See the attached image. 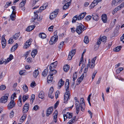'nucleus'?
Instances as JSON below:
<instances>
[{"instance_id": "6e6d98bb", "label": "nucleus", "mask_w": 124, "mask_h": 124, "mask_svg": "<svg viewBox=\"0 0 124 124\" xmlns=\"http://www.w3.org/2000/svg\"><path fill=\"white\" fill-rule=\"evenodd\" d=\"M36 85V83L34 81H32L31 84V86L32 88L34 87Z\"/></svg>"}, {"instance_id": "052dcab7", "label": "nucleus", "mask_w": 124, "mask_h": 124, "mask_svg": "<svg viewBox=\"0 0 124 124\" xmlns=\"http://www.w3.org/2000/svg\"><path fill=\"white\" fill-rule=\"evenodd\" d=\"M80 104L81 105H85V103H84V100L83 98H81L80 100Z\"/></svg>"}, {"instance_id": "49530a36", "label": "nucleus", "mask_w": 124, "mask_h": 124, "mask_svg": "<svg viewBox=\"0 0 124 124\" xmlns=\"http://www.w3.org/2000/svg\"><path fill=\"white\" fill-rule=\"evenodd\" d=\"M26 117V114H24L21 118V120H22V122H23Z\"/></svg>"}, {"instance_id": "4c0bfd02", "label": "nucleus", "mask_w": 124, "mask_h": 124, "mask_svg": "<svg viewBox=\"0 0 124 124\" xmlns=\"http://www.w3.org/2000/svg\"><path fill=\"white\" fill-rule=\"evenodd\" d=\"M29 96L28 95H24L23 97V102H24L25 101L28 99Z\"/></svg>"}, {"instance_id": "c756f323", "label": "nucleus", "mask_w": 124, "mask_h": 124, "mask_svg": "<svg viewBox=\"0 0 124 124\" xmlns=\"http://www.w3.org/2000/svg\"><path fill=\"white\" fill-rule=\"evenodd\" d=\"M44 96V93L43 91H41L39 93V98L43 99Z\"/></svg>"}, {"instance_id": "bf43d9fd", "label": "nucleus", "mask_w": 124, "mask_h": 124, "mask_svg": "<svg viewBox=\"0 0 124 124\" xmlns=\"http://www.w3.org/2000/svg\"><path fill=\"white\" fill-rule=\"evenodd\" d=\"M85 104L81 105V110L83 112L85 110Z\"/></svg>"}, {"instance_id": "6e6552de", "label": "nucleus", "mask_w": 124, "mask_h": 124, "mask_svg": "<svg viewBox=\"0 0 124 124\" xmlns=\"http://www.w3.org/2000/svg\"><path fill=\"white\" fill-rule=\"evenodd\" d=\"M1 42L2 46V48H4L5 47L6 44V40L5 38L4 35H2V37Z\"/></svg>"}, {"instance_id": "f704fd0d", "label": "nucleus", "mask_w": 124, "mask_h": 124, "mask_svg": "<svg viewBox=\"0 0 124 124\" xmlns=\"http://www.w3.org/2000/svg\"><path fill=\"white\" fill-rule=\"evenodd\" d=\"M92 18L95 21H97L99 19L98 16L97 15L93 14L92 15Z\"/></svg>"}, {"instance_id": "473e14b6", "label": "nucleus", "mask_w": 124, "mask_h": 124, "mask_svg": "<svg viewBox=\"0 0 124 124\" xmlns=\"http://www.w3.org/2000/svg\"><path fill=\"white\" fill-rule=\"evenodd\" d=\"M18 44L16 43V45L13 46L11 49V50L12 52H13L16 50L18 47Z\"/></svg>"}, {"instance_id": "7ed1b4c3", "label": "nucleus", "mask_w": 124, "mask_h": 124, "mask_svg": "<svg viewBox=\"0 0 124 124\" xmlns=\"http://www.w3.org/2000/svg\"><path fill=\"white\" fill-rule=\"evenodd\" d=\"M59 11V9H58L55 10L54 12L51 13L50 16V19L51 20H53L56 17Z\"/></svg>"}, {"instance_id": "a19ab883", "label": "nucleus", "mask_w": 124, "mask_h": 124, "mask_svg": "<svg viewBox=\"0 0 124 124\" xmlns=\"http://www.w3.org/2000/svg\"><path fill=\"white\" fill-rule=\"evenodd\" d=\"M77 19L78 20V16L77 15H76L73 18L72 21V23H75Z\"/></svg>"}, {"instance_id": "e2e57ef3", "label": "nucleus", "mask_w": 124, "mask_h": 124, "mask_svg": "<svg viewBox=\"0 0 124 124\" xmlns=\"http://www.w3.org/2000/svg\"><path fill=\"white\" fill-rule=\"evenodd\" d=\"M14 113L13 111H11L10 114V117L11 118H12L14 116Z\"/></svg>"}, {"instance_id": "9d476101", "label": "nucleus", "mask_w": 124, "mask_h": 124, "mask_svg": "<svg viewBox=\"0 0 124 124\" xmlns=\"http://www.w3.org/2000/svg\"><path fill=\"white\" fill-rule=\"evenodd\" d=\"M8 95L7 94H5V95H4L0 99V101L2 103H5L7 101V99L8 97Z\"/></svg>"}, {"instance_id": "9b49d317", "label": "nucleus", "mask_w": 124, "mask_h": 124, "mask_svg": "<svg viewBox=\"0 0 124 124\" xmlns=\"http://www.w3.org/2000/svg\"><path fill=\"white\" fill-rule=\"evenodd\" d=\"M53 110V108L52 107H50L49 108L47 109L46 114V116H48L52 112Z\"/></svg>"}, {"instance_id": "aec40b11", "label": "nucleus", "mask_w": 124, "mask_h": 124, "mask_svg": "<svg viewBox=\"0 0 124 124\" xmlns=\"http://www.w3.org/2000/svg\"><path fill=\"white\" fill-rule=\"evenodd\" d=\"M64 83V81H62V79H61L59 82L58 84V88L60 89L61 87L63 85Z\"/></svg>"}, {"instance_id": "79ce46f5", "label": "nucleus", "mask_w": 124, "mask_h": 124, "mask_svg": "<svg viewBox=\"0 0 124 124\" xmlns=\"http://www.w3.org/2000/svg\"><path fill=\"white\" fill-rule=\"evenodd\" d=\"M20 35V32L19 33H16L14 36V38L15 39H16L18 38Z\"/></svg>"}, {"instance_id": "5fc2aeb1", "label": "nucleus", "mask_w": 124, "mask_h": 124, "mask_svg": "<svg viewBox=\"0 0 124 124\" xmlns=\"http://www.w3.org/2000/svg\"><path fill=\"white\" fill-rule=\"evenodd\" d=\"M11 3V2H7L4 6L5 8H7L9 7Z\"/></svg>"}, {"instance_id": "7c9ffc66", "label": "nucleus", "mask_w": 124, "mask_h": 124, "mask_svg": "<svg viewBox=\"0 0 124 124\" xmlns=\"http://www.w3.org/2000/svg\"><path fill=\"white\" fill-rule=\"evenodd\" d=\"M69 66L67 64L66 65L63 67V69L64 71L66 72H67L69 70Z\"/></svg>"}, {"instance_id": "20e7f679", "label": "nucleus", "mask_w": 124, "mask_h": 124, "mask_svg": "<svg viewBox=\"0 0 124 124\" xmlns=\"http://www.w3.org/2000/svg\"><path fill=\"white\" fill-rule=\"evenodd\" d=\"M16 105V103L14 100L11 99V101L8 104L7 107L8 109L10 110L14 107Z\"/></svg>"}, {"instance_id": "5701e85b", "label": "nucleus", "mask_w": 124, "mask_h": 124, "mask_svg": "<svg viewBox=\"0 0 124 124\" xmlns=\"http://www.w3.org/2000/svg\"><path fill=\"white\" fill-rule=\"evenodd\" d=\"M39 11H34V16L33 17H32L34 20H35L37 19L38 16V14L39 13Z\"/></svg>"}, {"instance_id": "b1692460", "label": "nucleus", "mask_w": 124, "mask_h": 124, "mask_svg": "<svg viewBox=\"0 0 124 124\" xmlns=\"http://www.w3.org/2000/svg\"><path fill=\"white\" fill-rule=\"evenodd\" d=\"M102 19L104 23H106L107 21V16L106 14L102 15L101 16Z\"/></svg>"}, {"instance_id": "3c124183", "label": "nucleus", "mask_w": 124, "mask_h": 124, "mask_svg": "<svg viewBox=\"0 0 124 124\" xmlns=\"http://www.w3.org/2000/svg\"><path fill=\"white\" fill-rule=\"evenodd\" d=\"M64 44V42H61V43L60 44L59 46L58 47L59 50H60L61 48L62 47V46Z\"/></svg>"}, {"instance_id": "4468645a", "label": "nucleus", "mask_w": 124, "mask_h": 124, "mask_svg": "<svg viewBox=\"0 0 124 124\" xmlns=\"http://www.w3.org/2000/svg\"><path fill=\"white\" fill-rule=\"evenodd\" d=\"M26 0H23L19 4V7L21 8H22V9L23 11H24L25 9L24 6L26 3Z\"/></svg>"}, {"instance_id": "1a4fd4ad", "label": "nucleus", "mask_w": 124, "mask_h": 124, "mask_svg": "<svg viewBox=\"0 0 124 124\" xmlns=\"http://www.w3.org/2000/svg\"><path fill=\"white\" fill-rule=\"evenodd\" d=\"M72 114L69 112L67 113L66 114H64L63 115V116L64 121H65L68 118H70L72 117Z\"/></svg>"}, {"instance_id": "412c9836", "label": "nucleus", "mask_w": 124, "mask_h": 124, "mask_svg": "<svg viewBox=\"0 0 124 124\" xmlns=\"http://www.w3.org/2000/svg\"><path fill=\"white\" fill-rule=\"evenodd\" d=\"M84 77V74H82L80 77L78 79L77 81V85H79L80 83L83 80Z\"/></svg>"}, {"instance_id": "09e8293b", "label": "nucleus", "mask_w": 124, "mask_h": 124, "mask_svg": "<svg viewBox=\"0 0 124 124\" xmlns=\"http://www.w3.org/2000/svg\"><path fill=\"white\" fill-rule=\"evenodd\" d=\"M84 42L85 44H87L89 42V40L88 37L87 36H85L84 40Z\"/></svg>"}, {"instance_id": "338daca9", "label": "nucleus", "mask_w": 124, "mask_h": 124, "mask_svg": "<svg viewBox=\"0 0 124 124\" xmlns=\"http://www.w3.org/2000/svg\"><path fill=\"white\" fill-rule=\"evenodd\" d=\"M13 42L14 41H13V39L12 38H11L8 41V43L9 44H12Z\"/></svg>"}, {"instance_id": "4be33fe9", "label": "nucleus", "mask_w": 124, "mask_h": 124, "mask_svg": "<svg viewBox=\"0 0 124 124\" xmlns=\"http://www.w3.org/2000/svg\"><path fill=\"white\" fill-rule=\"evenodd\" d=\"M116 22V19H114L113 20V21H112L110 24V27L109 28V29H111L114 27L115 24V23Z\"/></svg>"}, {"instance_id": "37998d69", "label": "nucleus", "mask_w": 124, "mask_h": 124, "mask_svg": "<svg viewBox=\"0 0 124 124\" xmlns=\"http://www.w3.org/2000/svg\"><path fill=\"white\" fill-rule=\"evenodd\" d=\"M101 39V41L102 42H106V41L107 39L106 37L105 36H103L102 38H100Z\"/></svg>"}, {"instance_id": "f8f14e48", "label": "nucleus", "mask_w": 124, "mask_h": 124, "mask_svg": "<svg viewBox=\"0 0 124 124\" xmlns=\"http://www.w3.org/2000/svg\"><path fill=\"white\" fill-rule=\"evenodd\" d=\"M53 87H51L50 89L48 96L51 99H53L54 97L53 94Z\"/></svg>"}, {"instance_id": "de8ad7c7", "label": "nucleus", "mask_w": 124, "mask_h": 124, "mask_svg": "<svg viewBox=\"0 0 124 124\" xmlns=\"http://www.w3.org/2000/svg\"><path fill=\"white\" fill-rule=\"evenodd\" d=\"M19 74L20 75H25L26 74V71L25 70H22L20 71Z\"/></svg>"}, {"instance_id": "2eb2a0df", "label": "nucleus", "mask_w": 124, "mask_h": 124, "mask_svg": "<svg viewBox=\"0 0 124 124\" xmlns=\"http://www.w3.org/2000/svg\"><path fill=\"white\" fill-rule=\"evenodd\" d=\"M96 57H95L93 58L92 59L91 61V64L90 65V62H89L90 63V66L89 67L90 68H93L94 67L95 65V61L96 59Z\"/></svg>"}, {"instance_id": "6ab92c4d", "label": "nucleus", "mask_w": 124, "mask_h": 124, "mask_svg": "<svg viewBox=\"0 0 124 124\" xmlns=\"http://www.w3.org/2000/svg\"><path fill=\"white\" fill-rule=\"evenodd\" d=\"M53 76L52 75H50L48 76L47 78V81L48 83H50L52 81L53 79Z\"/></svg>"}, {"instance_id": "603ef678", "label": "nucleus", "mask_w": 124, "mask_h": 124, "mask_svg": "<svg viewBox=\"0 0 124 124\" xmlns=\"http://www.w3.org/2000/svg\"><path fill=\"white\" fill-rule=\"evenodd\" d=\"M123 70V68L122 67H120L118 69L116 70V72L117 73H118L120 72Z\"/></svg>"}, {"instance_id": "ea45409f", "label": "nucleus", "mask_w": 124, "mask_h": 124, "mask_svg": "<svg viewBox=\"0 0 124 124\" xmlns=\"http://www.w3.org/2000/svg\"><path fill=\"white\" fill-rule=\"evenodd\" d=\"M121 47L120 46H118L114 49V51L116 52L119 51L121 49Z\"/></svg>"}, {"instance_id": "72a5a7b5", "label": "nucleus", "mask_w": 124, "mask_h": 124, "mask_svg": "<svg viewBox=\"0 0 124 124\" xmlns=\"http://www.w3.org/2000/svg\"><path fill=\"white\" fill-rule=\"evenodd\" d=\"M120 9V7L118 6L116 8H115V9L113 10V11L112 12V14L113 15H114L115 13H116L118 10Z\"/></svg>"}, {"instance_id": "cd10ccee", "label": "nucleus", "mask_w": 124, "mask_h": 124, "mask_svg": "<svg viewBox=\"0 0 124 124\" xmlns=\"http://www.w3.org/2000/svg\"><path fill=\"white\" fill-rule=\"evenodd\" d=\"M48 72V69L47 68L42 73V75L44 77L46 76Z\"/></svg>"}, {"instance_id": "39448f33", "label": "nucleus", "mask_w": 124, "mask_h": 124, "mask_svg": "<svg viewBox=\"0 0 124 124\" xmlns=\"http://www.w3.org/2000/svg\"><path fill=\"white\" fill-rule=\"evenodd\" d=\"M55 36H53L51 38L49 42L50 44L53 45L55 43L57 40L58 37L55 35Z\"/></svg>"}, {"instance_id": "f3484780", "label": "nucleus", "mask_w": 124, "mask_h": 124, "mask_svg": "<svg viewBox=\"0 0 124 124\" xmlns=\"http://www.w3.org/2000/svg\"><path fill=\"white\" fill-rule=\"evenodd\" d=\"M86 14V13L85 12L80 14L78 16V20H80L82 19L84 17Z\"/></svg>"}, {"instance_id": "a18cd8bd", "label": "nucleus", "mask_w": 124, "mask_h": 124, "mask_svg": "<svg viewBox=\"0 0 124 124\" xmlns=\"http://www.w3.org/2000/svg\"><path fill=\"white\" fill-rule=\"evenodd\" d=\"M23 88L25 92H27L28 91V88L27 86L26 85H24L23 87Z\"/></svg>"}, {"instance_id": "680f3d73", "label": "nucleus", "mask_w": 124, "mask_h": 124, "mask_svg": "<svg viewBox=\"0 0 124 124\" xmlns=\"http://www.w3.org/2000/svg\"><path fill=\"white\" fill-rule=\"evenodd\" d=\"M77 77V74L76 73L74 74L73 77V81H75V80L76 79Z\"/></svg>"}, {"instance_id": "774afa93", "label": "nucleus", "mask_w": 124, "mask_h": 124, "mask_svg": "<svg viewBox=\"0 0 124 124\" xmlns=\"http://www.w3.org/2000/svg\"><path fill=\"white\" fill-rule=\"evenodd\" d=\"M121 41H122L124 43V33L121 37L120 38Z\"/></svg>"}, {"instance_id": "f03ea898", "label": "nucleus", "mask_w": 124, "mask_h": 124, "mask_svg": "<svg viewBox=\"0 0 124 124\" xmlns=\"http://www.w3.org/2000/svg\"><path fill=\"white\" fill-rule=\"evenodd\" d=\"M86 29V28L81 23H80L77 26L76 31L78 34H80Z\"/></svg>"}, {"instance_id": "0e129e2a", "label": "nucleus", "mask_w": 124, "mask_h": 124, "mask_svg": "<svg viewBox=\"0 0 124 124\" xmlns=\"http://www.w3.org/2000/svg\"><path fill=\"white\" fill-rule=\"evenodd\" d=\"M97 73V71H95L93 74L92 76V79H93L95 78V75Z\"/></svg>"}, {"instance_id": "864d4df0", "label": "nucleus", "mask_w": 124, "mask_h": 124, "mask_svg": "<svg viewBox=\"0 0 124 124\" xmlns=\"http://www.w3.org/2000/svg\"><path fill=\"white\" fill-rule=\"evenodd\" d=\"M6 88V86L3 85H1L0 86V90H4Z\"/></svg>"}, {"instance_id": "bb28decb", "label": "nucleus", "mask_w": 124, "mask_h": 124, "mask_svg": "<svg viewBox=\"0 0 124 124\" xmlns=\"http://www.w3.org/2000/svg\"><path fill=\"white\" fill-rule=\"evenodd\" d=\"M35 26L32 25L29 26L26 29V31H30L33 30Z\"/></svg>"}, {"instance_id": "dca6fc26", "label": "nucleus", "mask_w": 124, "mask_h": 124, "mask_svg": "<svg viewBox=\"0 0 124 124\" xmlns=\"http://www.w3.org/2000/svg\"><path fill=\"white\" fill-rule=\"evenodd\" d=\"M90 61V59L88 60V62L87 64V66L86 67H85L84 70V73L83 74H84V75H86L87 74V71L88 70V67H89L90 66V63L89 62Z\"/></svg>"}, {"instance_id": "a211bd4d", "label": "nucleus", "mask_w": 124, "mask_h": 124, "mask_svg": "<svg viewBox=\"0 0 124 124\" xmlns=\"http://www.w3.org/2000/svg\"><path fill=\"white\" fill-rule=\"evenodd\" d=\"M120 26L118 25L116 27L114 32V36L117 35L119 33Z\"/></svg>"}, {"instance_id": "c85d7f7f", "label": "nucleus", "mask_w": 124, "mask_h": 124, "mask_svg": "<svg viewBox=\"0 0 124 124\" xmlns=\"http://www.w3.org/2000/svg\"><path fill=\"white\" fill-rule=\"evenodd\" d=\"M39 72L38 70H35L33 72V74L35 78H36L39 74Z\"/></svg>"}, {"instance_id": "423d86ee", "label": "nucleus", "mask_w": 124, "mask_h": 124, "mask_svg": "<svg viewBox=\"0 0 124 124\" xmlns=\"http://www.w3.org/2000/svg\"><path fill=\"white\" fill-rule=\"evenodd\" d=\"M29 105L28 103H26L24 106L23 108V113H27L29 109Z\"/></svg>"}, {"instance_id": "c9c22d12", "label": "nucleus", "mask_w": 124, "mask_h": 124, "mask_svg": "<svg viewBox=\"0 0 124 124\" xmlns=\"http://www.w3.org/2000/svg\"><path fill=\"white\" fill-rule=\"evenodd\" d=\"M15 13L14 12H12V13L10 16L11 19L12 21L14 20H15L14 18H15Z\"/></svg>"}, {"instance_id": "c03bdc74", "label": "nucleus", "mask_w": 124, "mask_h": 124, "mask_svg": "<svg viewBox=\"0 0 124 124\" xmlns=\"http://www.w3.org/2000/svg\"><path fill=\"white\" fill-rule=\"evenodd\" d=\"M97 4L94 1H93L91 4L90 6V8H94L95 6L97 5Z\"/></svg>"}, {"instance_id": "69168bd1", "label": "nucleus", "mask_w": 124, "mask_h": 124, "mask_svg": "<svg viewBox=\"0 0 124 124\" xmlns=\"http://www.w3.org/2000/svg\"><path fill=\"white\" fill-rule=\"evenodd\" d=\"M69 7V5H67L66 4L63 7V10H65Z\"/></svg>"}, {"instance_id": "e433bc0d", "label": "nucleus", "mask_w": 124, "mask_h": 124, "mask_svg": "<svg viewBox=\"0 0 124 124\" xmlns=\"http://www.w3.org/2000/svg\"><path fill=\"white\" fill-rule=\"evenodd\" d=\"M76 118V117L75 116L73 118L71 119V120L69 121L67 124H72L73 123L75 122Z\"/></svg>"}, {"instance_id": "4d7b16f0", "label": "nucleus", "mask_w": 124, "mask_h": 124, "mask_svg": "<svg viewBox=\"0 0 124 124\" xmlns=\"http://www.w3.org/2000/svg\"><path fill=\"white\" fill-rule=\"evenodd\" d=\"M16 93H14L13 94L11 97V99H14V97H16Z\"/></svg>"}, {"instance_id": "f257e3e1", "label": "nucleus", "mask_w": 124, "mask_h": 124, "mask_svg": "<svg viewBox=\"0 0 124 124\" xmlns=\"http://www.w3.org/2000/svg\"><path fill=\"white\" fill-rule=\"evenodd\" d=\"M69 79H67L65 84V88L66 92L64 95V102L66 103L67 101L69 99Z\"/></svg>"}, {"instance_id": "0eeeda50", "label": "nucleus", "mask_w": 124, "mask_h": 124, "mask_svg": "<svg viewBox=\"0 0 124 124\" xmlns=\"http://www.w3.org/2000/svg\"><path fill=\"white\" fill-rule=\"evenodd\" d=\"M75 105L76 108V113L78 114L80 111V103L79 101H75Z\"/></svg>"}, {"instance_id": "58836bf2", "label": "nucleus", "mask_w": 124, "mask_h": 124, "mask_svg": "<svg viewBox=\"0 0 124 124\" xmlns=\"http://www.w3.org/2000/svg\"><path fill=\"white\" fill-rule=\"evenodd\" d=\"M51 69H49L50 70V72H54V73L53 74H55L57 73V71L56 70H54V68L51 67Z\"/></svg>"}, {"instance_id": "a878e982", "label": "nucleus", "mask_w": 124, "mask_h": 124, "mask_svg": "<svg viewBox=\"0 0 124 124\" xmlns=\"http://www.w3.org/2000/svg\"><path fill=\"white\" fill-rule=\"evenodd\" d=\"M38 51L36 49L33 50L32 51L31 54L33 58H34L37 53Z\"/></svg>"}, {"instance_id": "2f4dec72", "label": "nucleus", "mask_w": 124, "mask_h": 124, "mask_svg": "<svg viewBox=\"0 0 124 124\" xmlns=\"http://www.w3.org/2000/svg\"><path fill=\"white\" fill-rule=\"evenodd\" d=\"M39 37L42 39H44L46 38V35L45 33H40L39 35Z\"/></svg>"}, {"instance_id": "8fccbe9b", "label": "nucleus", "mask_w": 124, "mask_h": 124, "mask_svg": "<svg viewBox=\"0 0 124 124\" xmlns=\"http://www.w3.org/2000/svg\"><path fill=\"white\" fill-rule=\"evenodd\" d=\"M76 52V49H74L73 50H71V52H70L69 53V54L73 56L75 54Z\"/></svg>"}, {"instance_id": "ddd939ff", "label": "nucleus", "mask_w": 124, "mask_h": 124, "mask_svg": "<svg viewBox=\"0 0 124 124\" xmlns=\"http://www.w3.org/2000/svg\"><path fill=\"white\" fill-rule=\"evenodd\" d=\"M31 39H30L26 42L23 46L24 48L26 49L29 47L31 43Z\"/></svg>"}, {"instance_id": "393cba45", "label": "nucleus", "mask_w": 124, "mask_h": 124, "mask_svg": "<svg viewBox=\"0 0 124 124\" xmlns=\"http://www.w3.org/2000/svg\"><path fill=\"white\" fill-rule=\"evenodd\" d=\"M58 112L57 111H55L53 114L54 121L55 123L57 122V118L58 115Z\"/></svg>"}, {"instance_id": "13d9d810", "label": "nucleus", "mask_w": 124, "mask_h": 124, "mask_svg": "<svg viewBox=\"0 0 124 124\" xmlns=\"http://www.w3.org/2000/svg\"><path fill=\"white\" fill-rule=\"evenodd\" d=\"M92 18V16H86L85 18L86 20L87 21L90 20Z\"/></svg>"}]
</instances>
